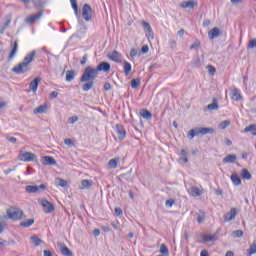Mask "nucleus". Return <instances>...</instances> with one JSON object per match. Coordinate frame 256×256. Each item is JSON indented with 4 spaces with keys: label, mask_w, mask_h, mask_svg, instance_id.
<instances>
[{
    "label": "nucleus",
    "mask_w": 256,
    "mask_h": 256,
    "mask_svg": "<svg viewBox=\"0 0 256 256\" xmlns=\"http://www.w3.org/2000/svg\"><path fill=\"white\" fill-rule=\"evenodd\" d=\"M45 189H47V186H45V184H41L39 186L37 185H28L25 187V191L26 193H37L39 191H45Z\"/></svg>",
    "instance_id": "0eeeda50"
},
{
    "label": "nucleus",
    "mask_w": 256,
    "mask_h": 256,
    "mask_svg": "<svg viewBox=\"0 0 256 256\" xmlns=\"http://www.w3.org/2000/svg\"><path fill=\"white\" fill-rule=\"evenodd\" d=\"M6 215L8 219H12V221H19V219L23 217V210L12 207L6 211Z\"/></svg>",
    "instance_id": "20e7f679"
},
{
    "label": "nucleus",
    "mask_w": 256,
    "mask_h": 256,
    "mask_svg": "<svg viewBox=\"0 0 256 256\" xmlns=\"http://www.w3.org/2000/svg\"><path fill=\"white\" fill-rule=\"evenodd\" d=\"M75 75H76V73L74 72V70H68L66 72V81L68 83H71V81H73V79H75Z\"/></svg>",
    "instance_id": "cd10ccee"
},
{
    "label": "nucleus",
    "mask_w": 256,
    "mask_h": 256,
    "mask_svg": "<svg viewBox=\"0 0 256 256\" xmlns=\"http://www.w3.org/2000/svg\"><path fill=\"white\" fill-rule=\"evenodd\" d=\"M9 25H11V19H8L2 26L0 33H4L5 29H7V27H9Z\"/></svg>",
    "instance_id": "37998d69"
},
{
    "label": "nucleus",
    "mask_w": 256,
    "mask_h": 256,
    "mask_svg": "<svg viewBox=\"0 0 256 256\" xmlns=\"http://www.w3.org/2000/svg\"><path fill=\"white\" fill-rule=\"evenodd\" d=\"M99 71L109 73V71H111V64H109V62H100L96 68L91 66L86 67L80 78V83H85L82 86V91L87 92L93 89V86L95 85L94 81L97 79Z\"/></svg>",
    "instance_id": "f257e3e1"
},
{
    "label": "nucleus",
    "mask_w": 256,
    "mask_h": 256,
    "mask_svg": "<svg viewBox=\"0 0 256 256\" xmlns=\"http://www.w3.org/2000/svg\"><path fill=\"white\" fill-rule=\"evenodd\" d=\"M56 185H58V187H67V181L61 178H57Z\"/></svg>",
    "instance_id": "c9c22d12"
},
{
    "label": "nucleus",
    "mask_w": 256,
    "mask_h": 256,
    "mask_svg": "<svg viewBox=\"0 0 256 256\" xmlns=\"http://www.w3.org/2000/svg\"><path fill=\"white\" fill-rule=\"evenodd\" d=\"M140 115L143 119H146V121H151L153 119V114L147 109H142Z\"/></svg>",
    "instance_id": "412c9836"
},
{
    "label": "nucleus",
    "mask_w": 256,
    "mask_h": 256,
    "mask_svg": "<svg viewBox=\"0 0 256 256\" xmlns=\"http://www.w3.org/2000/svg\"><path fill=\"white\" fill-rule=\"evenodd\" d=\"M189 152H187L186 149H182L181 152H180V155H182V157H187Z\"/></svg>",
    "instance_id": "0e129e2a"
},
{
    "label": "nucleus",
    "mask_w": 256,
    "mask_h": 256,
    "mask_svg": "<svg viewBox=\"0 0 256 256\" xmlns=\"http://www.w3.org/2000/svg\"><path fill=\"white\" fill-rule=\"evenodd\" d=\"M180 7H182V9H194L195 7H197V2L193 0L184 1L180 4Z\"/></svg>",
    "instance_id": "f3484780"
},
{
    "label": "nucleus",
    "mask_w": 256,
    "mask_h": 256,
    "mask_svg": "<svg viewBox=\"0 0 256 256\" xmlns=\"http://www.w3.org/2000/svg\"><path fill=\"white\" fill-rule=\"evenodd\" d=\"M142 53H149V46L145 45L141 48Z\"/></svg>",
    "instance_id": "680f3d73"
},
{
    "label": "nucleus",
    "mask_w": 256,
    "mask_h": 256,
    "mask_svg": "<svg viewBox=\"0 0 256 256\" xmlns=\"http://www.w3.org/2000/svg\"><path fill=\"white\" fill-rule=\"evenodd\" d=\"M59 247H60V253L63 256H73V252L71 250H69V248L67 246H65L64 244L58 243Z\"/></svg>",
    "instance_id": "a211bd4d"
},
{
    "label": "nucleus",
    "mask_w": 256,
    "mask_h": 256,
    "mask_svg": "<svg viewBox=\"0 0 256 256\" xmlns=\"http://www.w3.org/2000/svg\"><path fill=\"white\" fill-rule=\"evenodd\" d=\"M65 145H73V140L67 138L64 140Z\"/></svg>",
    "instance_id": "e2e57ef3"
},
{
    "label": "nucleus",
    "mask_w": 256,
    "mask_h": 256,
    "mask_svg": "<svg viewBox=\"0 0 256 256\" xmlns=\"http://www.w3.org/2000/svg\"><path fill=\"white\" fill-rule=\"evenodd\" d=\"M213 133H215L213 128H194L189 130L188 135L190 139H193L196 135H208Z\"/></svg>",
    "instance_id": "7ed1b4c3"
},
{
    "label": "nucleus",
    "mask_w": 256,
    "mask_h": 256,
    "mask_svg": "<svg viewBox=\"0 0 256 256\" xmlns=\"http://www.w3.org/2000/svg\"><path fill=\"white\" fill-rule=\"evenodd\" d=\"M108 59H110V61H114V63H123V57L117 50H114L111 54H109Z\"/></svg>",
    "instance_id": "f8f14e48"
},
{
    "label": "nucleus",
    "mask_w": 256,
    "mask_h": 256,
    "mask_svg": "<svg viewBox=\"0 0 256 256\" xmlns=\"http://www.w3.org/2000/svg\"><path fill=\"white\" fill-rule=\"evenodd\" d=\"M142 27L146 30V31H151V25L149 24V22H142Z\"/></svg>",
    "instance_id": "de8ad7c7"
},
{
    "label": "nucleus",
    "mask_w": 256,
    "mask_h": 256,
    "mask_svg": "<svg viewBox=\"0 0 256 256\" xmlns=\"http://www.w3.org/2000/svg\"><path fill=\"white\" fill-rule=\"evenodd\" d=\"M82 17L86 21H91L93 17V9L89 4H84L82 8Z\"/></svg>",
    "instance_id": "423d86ee"
},
{
    "label": "nucleus",
    "mask_w": 256,
    "mask_h": 256,
    "mask_svg": "<svg viewBox=\"0 0 256 256\" xmlns=\"http://www.w3.org/2000/svg\"><path fill=\"white\" fill-rule=\"evenodd\" d=\"M123 69H124V75H129V73H131V63H129L128 61H124V64H123Z\"/></svg>",
    "instance_id": "7c9ffc66"
},
{
    "label": "nucleus",
    "mask_w": 256,
    "mask_h": 256,
    "mask_svg": "<svg viewBox=\"0 0 256 256\" xmlns=\"http://www.w3.org/2000/svg\"><path fill=\"white\" fill-rule=\"evenodd\" d=\"M200 256H209V251L207 250H202L201 253H200Z\"/></svg>",
    "instance_id": "338daca9"
},
{
    "label": "nucleus",
    "mask_w": 256,
    "mask_h": 256,
    "mask_svg": "<svg viewBox=\"0 0 256 256\" xmlns=\"http://www.w3.org/2000/svg\"><path fill=\"white\" fill-rule=\"evenodd\" d=\"M188 193L192 197H201L203 195V186H192L188 189Z\"/></svg>",
    "instance_id": "1a4fd4ad"
},
{
    "label": "nucleus",
    "mask_w": 256,
    "mask_h": 256,
    "mask_svg": "<svg viewBox=\"0 0 256 256\" xmlns=\"http://www.w3.org/2000/svg\"><path fill=\"white\" fill-rule=\"evenodd\" d=\"M39 83H41V77H36L31 83H30V89L33 93H37V89L39 87Z\"/></svg>",
    "instance_id": "6ab92c4d"
},
{
    "label": "nucleus",
    "mask_w": 256,
    "mask_h": 256,
    "mask_svg": "<svg viewBox=\"0 0 256 256\" xmlns=\"http://www.w3.org/2000/svg\"><path fill=\"white\" fill-rule=\"evenodd\" d=\"M237 161V156L233 154H229L223 159V163H235Z\"/></svg>",
    "instance_id": "a878e982"
},
{
    "label": "nucleus",
    "mask_w": 256,
    "mask_h": 256,
    "mask_svg": "<svg viewBox=\"0 0 256 256\" xmlns=\"http://www.w3.org/2000/svg\"><path fill=\"white\" fill-rule=\"evenodd\" d=\"M104 91H111V83L106 82L104 84Z\"/></svg>",
    "instance_id": "6e6d98bb"
},
{
    "label": "nucleus",
    "mask_w": 256,
    "mask_h": 256,
    "mask_svg": "<svg viewBox=\"0 0 256 256\" xmlns=\"http://www.w3.org/2000/svg\"><path fill=\"white\" fill-rule=\"evenodd\" d=\"M19 159H20V161L29 163L30 161H35L37 159V156L31 152H24L19 155Z\"/></svg>",
    "instance_id": "6e6552de"
},
{
    "label": "nucleus",
    "mask_w": 256,
    "mask_h": 256,
    "mask_svg": "<svg viewBox=\"0 0 256 256\" xmlns=\"http://www.w3.org/2000/svg\"><path fill=\"white\" fill-rule=\"evenodd\" d=\"M70 3L72 5V9L76 15V17L79 19V6L77 5V0H70Z\"/></svg>",
    "instance_id": "bb28decb"
},
{
    "label": "nucleus",
    "mask_w": 256,
    "mask_h": 256,
    "mask_svg": "<svg viewBox=\"0 0 256 256\" xmlns=\"http://www.w3.org/2000/svg\"><path fill=\"white\" fill-rule=\"evenodd\" d=\"M208 37L213 41V39H217V37H221V30L219 28L214 27L208 32Z\"/></svg>",
    "instance_id": "dca6fc26"
},
{
    "label": "nucleus",
    "mask_w": 256,
    "mask_h": 256,
    "mask_svg": "<svg viewBox=\"0 0 256 256\" xmlns=\"http://www.w3.org/2000/svg\"><path fill=\"white\" fill-rule=\"evenodd\" d=\"M244 133H252V135L256 136V125L251 124L244 129Z\"/></svg>",
    "instance_id": "c756f323"
},
{
    "label": "nucleus",
    "mask_w": 256,
    "mask_h": 256,
    "mask_svg": "<svg viewBox=\"0 0 256 256\" xmlns=\"http://www.w3.org/2000/svg\"><path fill=\"white\" fill-rule=\"evenodd\" d=\"M10 47L11 51L8 56V61H13V59H15V56L17 55V51L19 50V43H17V41L11 42Z\"/></svg>",
    "instance_id": "9b49d317"
},
{
    "label": "nucleus",
    "mask_w": 256,
    "mask_h": 256,
    "mask_svg": "<svg viewBox=\"0 0 256 256\" xmlns=\"http://www.w3.org/2000/svg\"><path fill=\"white\" fill-rule=\"evenodd\" d=\"M146 37H148V39H155V36L153 35V28H151V30H147Z\"/></svg>",
    "instance_id": "3c124183"
},
{
    "label": "nucleus",
    "mask_w": 256,
    "mask_h": 256,
    "mask_svg": "<svg viewBox=\"0 0 256 256\" xmlns=\"http://www.w3.org/2000/svg\"><path fill=\"white\" fill-rule=\"evenodd\" d=\"M231 99L233 101H242L243 100V96L241 95V90H239V89L234 87L231 90Z\"/></svg>",
    "instance_id": "4468645a"
},
{
    "label": "nucleus",
    "mask_w": 256,
    "mask_h": 256,
    "mask_svg": "<svg viewBox=\"0 0 256 256\" xmlns=\"http://www.w3.org/2000/svg\"><path fill=\"white\" fill-rule=\"evenodd\" d=\"M160 253L163 256H169V248H167V245L165 244L160 245Z\"/></svg>",
    "instance_id": "2f4dec72"
},
{
    "label": "nucleus",
    "mask_w": 256,
    "mask_h": 256,
    "mask_svg": "<svg viewBox=\"0 0 256 256\" xmlns=\"http://www.w3.org/2000/svg\"><path fill=\"white\" fill-rule=\"evenodd\" d=\"M34 5L37 8L43 7V5H45V2L43 0H34Z\"/></svg>",
    "instance_id": "a18cd8bd"
},
{
    "label": "nucleus",
    "mask_w": 256,
    "mask_h": 256,
    "mask_svg": "<svg viewBox=\"0 0 256 256\" xmlns=\"http://www.w3.org/2000/svg\"><path fill=\"white\" fill-rule=\"evenodd\" d=\"M256 48V38L249 40L247 49H255Z\"/></svg>",
    "instance_id": "a19ab883"
},
{
    "label": "nucleus",
    "mask_w": 256,
    "mask_h": 256,
    "mask_svg": "<svg viewBox=\"0 0 256 256\" xmlns=\"http://www.w3.org/2000/svg\"><path fill=\"white\" fill-rule=\"evenodd\" d=\"M30 239H31L33 245H35V247H39V245H41V243H43V241L39 237H37L35 235L31 236Z\"/></svg>",
    "instance_id": "72a5a7b5"
},
{
    "label": "nucleus",
    "mask_w": 256,
    "mask_h": 256,
    "mask_svg": "<svg viewBox=\"0 0 256 256\" xmlns=\"http://www.w3.org/2000/svg\"><path fill=\"white\" fill-rule=\"evenodd\" d=\"M165 205H166V207L171 208V207H173V205H175V200H173V199L166 200Z\"/></svg>",
    "instance_id": "09e8293b"
},
{
    "label": "nucleus",
    "mask_w": 256,
    "mask_h": 256,
    "mask_svg": "<svg viewBox=\"0 0 256 256\" xmlns=\"http://www.w3.org/2000/svg\"><path fill=\"white\" fill-rule=\"evenodd\" d=\"M115 131L118 135L119 141H123V139L127 137V131H125V127H123V125L116 124Z\"/></svg>",
    "instance_id": "9d476101"
},
{
    "label": "nucleus",
    "mask_w": 256,
    "mask_h": 256,
    "mask_svg": "<svg viewBox=\"0 0 256 256\" xmlns=\"http://www.w3.org/2000/svg\"><path fill=\"white\" fill-rule=\"evenodd\" d=\"M141 85V80L140 79H132L131 81V87L132 89H137Z\"/></svg>",
    "instance_id": "e433bc0d"
},
{
    "label": "nucleus",
    "mask_w": 256,
    "mask_h": 256,
    "mask_svg": "<svg viewBox=\"0 0 256 256\" xmlns=\"http://www.w3.org/2000/svg\"><path fill=\"white\" fill-rule=\"evenodd\" d=\"M256 254V244H252L248 249V256Z\"/></svg>",
    "instance_id": "ea45409f"
},
{
    "label": "nucleus",
    "mask_w": 256,
    "mask_h": 256,
    "mask_svg": "<svg viewBox=\"0 0 256 256\" xmlns=\"http://www.w3.org/2000/svg\"><path fill=\"white\" fill-rule=\"evenodd\" d=\"M236 215H237V209L231 208V210L225 215V221H233Z\"/></svg>",
    "instance_id": "4be33fe9"
},
{
    "label": "nucleus",
    "mask_w": 256,
    "mask_h": 256,
    "mask_svg": "<svg viewBox=\"0 0 256 256\" xmlns=\"http://www.w3.org/2000/svg\"><path fill=\"white\" fill-rule=\"evenodd\" d=\"M179 163H188L189 159L187 158V156H182L181 158H179Z\"/></svg>",
    "instance_id": "5fc2aeb1"
},
{
    "label": "nucleus",
    "mask_w": 256,
    "mask_h": 256,
    "mask_svg": "<svg viewBox=\"0 0 256 256\" xmlns=\"http://www.w3.org/2000/svg\"><path fill=\"white\" fill-rule=\"evenodd\" d=\"M196 220L197 223H203V221H205V214H198Z\"/></svg>",
    "instance_id": "49530a36"
},
{
    "label": "nucleus",
    "mask_w": 256,
    "mask_h": 256,
    "mask_svg": "<svg viewBox=\"0 0 256 256\" xmlns=\"http://www.w3.org/2000/svg\"><path fill=\"white\" fill-rule=\"evenodd\" d=\"M35 55H37V51L33 50L29 52L23 59V61L16 65L12 71L16 73V75H22L23 73H27L29 71V64L35 61Z\"/></svg>",
    "instance_id": "f03ea898"
},
{
    "label": "nucleus",
    "mask_w": 256,
    "mask_h": 256,
    "mask_svg": "<svg viewBox=\"0 0 256 256\" xmlns=\"http://www.w3.org/2000/svg\"><path fill=\"white\" fill-rule=\"evenodd\" d=\"M93 185V180H82L81 181V186H80V189H91Z\"/></svg>",
    "instance_id": "5701e85b"
},
{
    "label": "nucleus",
    "mask_w": 256,
    "mask_h": 256,
    "mask_svg": "<svg viewBox=\"0 0 256 256\" xmlns=\"http://www.w3.org/2000/svg\"><path fill=\"white\" fill-rule=\"evenodd\" d=\"M119 163V159H111L108 162L110 169H117V164Z\"/></svg>",
    "instance_id": "f704fd0d"
},
{
    "label": "nucleus",
    "mask_w": 256,
    "mask_h": 256,
    "mask_svg": "<svg viewBox=\"0 0 256 256\" xmlns=\"http://www.w3.org/2000/svg\"><path fill=\"white\" fill-rule=\"evenodd\" d=\"M201 45V42L199 40H196L191 46L190 49H197Z\"/></svg>",
    "instance_id": "8fccbe9b"
},
{
    "label": "nucleus",
    "mask_w": 256,
    "mask_h": 256,
    "mask_svg": "<svg viewBox=\"0 0 256 256\" xmlns=\"http://www.w3.org/2000/svg\"><path fill=\"white\" fill-rule=\"evenodd\" d=\"M42 164L43 165H57V161H55V158L51 156H44L42 158Z\"/></svg>",
    "instance_id": "aec40b11"
},
{
    "label": "nucleus",
    "mask_w": 256,
    "mask_h": 256,
    "mask_svg": "<svg viewBox=\"0 0 256 256\" xmlns=\"http://www.w3.org/2000/svg\"><path fill=\"white\" fill-rule=\"evenodd\" d=\"M208 111H217L219 109V104L217 99H213V102L207 106Z\"/></svg>",
    "instance_id": "c85d7f7f"
},
{
    "label": "nucleus",
    "mask_w": 256,
    "mask_h": 256,
    "mask_svg": "<svg viewBox=\"0 0 256 256\" xmlns=\"http://www.w3.org/2000/svg\"><path fill=\"white\" fill-rule=\"evenodd\" d=\"M230 179L236 187L241 185V178L237 174H232Z\"/></svg>",
    "instance_id": "393cba45"
},
{
    "label": "nucleus",
    "mask_w": 256,
    "mask_h": 256,
    "mask_svg": "<svg viewBox=\"0 0 256 256\" xmlns=\"http://www.w3.org/2000/svg\"><path fill=\"white\" fill-rule=\"evenodd\" d=\"M209 25H211V20L205 19V20L203 21V27H209Z\"/></svg>",
    "instance_id": "bf43d9fd"
},
{
    "label": "nucleus",
    "mask_w": 256,
    "mask_h": 256,
    "mask_svg": "<svg viewBox=\"0 0 256 256\" xmlns=\"http://www.w3.org/2000/svg\"><path fill=\"white\" fill-rule=\"evenodd\" d=\"M130 57H132V59H134V57H137V50L135 48H132L130 50Z\"/></svg>",
    "instance_id": "864d4df0"
},
{
    "label": "nucleus",
    "mask_w": 256,
    "mask_h": 256,
    "mask_svg": "<svg viewBox=\"0 0 256 256\" xmlns=\"http://www.w3.org/2000/svg\"><path fill=\"white\" fill-rule=\"evenodd\" d=\"M221 228H219L214 234H203L202 235V243H213L215 241H219V237H221Z\"/></svg>",
    "instance_id": "39448f33"
},
{
    "label": "nucleus",
    "mask_w": 256,
    "mask_h": 256,
    "mask_svg": "<svg viewBox=\"0 0 256 256\" xmlns=\"http://www.w3.org/2000/svg\"><path fill=\"white\" fill-rule=\"evenodd\" d=\"M41 205L44 209V212H46V213H52V211H55V207L48 200L42 199Z\"/></svg>",
    "instance_id": "ddd939ff"
},
{
    "label": "nucleus",
    "mask_w": 256,
    "mask_h": 256,
    "mask_svg": "<svg viewBox=\"0 0 256 256\" xmlns=\"http://www.w3.org/2000/svg\"><path fill=\"white\" fill-rule=\"evenodd\" d=\"M33 223H35V220L33 218H30L26 221L21 222L20 225H33Z\"/></svg>",
    "instance_id": "c03bdc74"
},
{
    "label": "nucleus",
    "mask_w": 256,
    "mask_h": 256,
    "mask_svg": "<svg viewBox=\"0 0 256 256\" xmlns=\"http://www.w3.org/2000/svg\"><path fill=\"white\" fill-rule=\"evenodd\" d=\"M208 71L210 75H215L216 69L212 65L208 66Z\"/></svg>",
    "instance_id": "603ef678"
},
{
    "label": "nucleus",
    "mask_w": 256,
    "mask_h": 256,
    "mask_svg": "<svg viewBox=\"0 0 256 256\" xmlns=\"http://www.w3.org/2000/svg\"><path fill=\"white\" fill-rule=\"evenodd\" d=\"M87 59H88V56H87V54H85V55L82 57V60L80 61V64H81V65H85V63H87Z\"/></svg>",
    "instance_id": "13d9d810"
},
{
    "label": "nucleus",
    "mask_w": 256,
    "mask_h": 256,
    "mask_svg": "<svg viewBox=\"0 0 256 256\" xmlns=\"http://www.w3.org/2000/svg\"><path fill=\"white\" fill-rule=\"evenodd\" d=\"M59 95V93L57 91H53L50 93V98L51 99H57V96Z\"/></svg>",
    "instance_id": "4d7b16f0"
},
{
    "label": "nucleus",
    "mask_w": 256,
    "mask_h": 256,
    "mask_svg": "<svg viewBox=\"0 0 256 256\" xmlns=\"http://www.w3.org/2000/svg\"><path fill=\"white\" fill-rule=\"evenodd\" d=\"M41 17H43V12H38L37 14L27 17L25 19V23H28L29 25H33V23H35V21H38V19H40Z\"/></svg>",
    "instance_id": "2eb2a0df"
},
{
    "label": "nucleus",
    "mask_w": 256,
    "mask_h": 256,
    "mask_svg": "<svg viewBox=\"0 0 256 256\" xmlns=\"http://www.w3.org/2000/svg\"><path fill=\"white\" fill-rule=\"evenodd\" d=\"M47 112V105H40L37 108L34 109L33 113L35 115H39L41 113H46Z\"/></svg>",
    "instance_id": "b1692460"
},
{
    "label": "nucleus",
    "mask_w": 256,
    "mask_h": 256,
    "mask_svg": "<svg viewBox=\"0 0 256 256\" xmlns=\"http://www.w3.org/2000/svg\"><path fill=\"white\" fill-rule=\"evenodd\" d=\"M231 237H233V239H238L243 237V230H234L231 233Z\"/></svg>",
    "instance_id": "473e14b6"
},
{
    "label": "nucleus",
    "mask_w": 256,
    "mask_h": 256,
    "mask_svg": "<svg viewBox=\"0 0 256 256\" xmlns=\"http://www.w3.org/2000/svg\"><path fill=\"white\" fill-rule=\"evenodd\" d=\"M77 121H79V117H77V116H71V117L68 119V123H69L70 125H73V124L77 123Z\"/></svg>",
    "instance_id": "79ce46f5"
},
{
    "label": "nucleus",
    "mask_w": 256,
    "mask_h": 256,
    "mask_svg": "<svg viewBox=\"0 0 256 256\" xmlns=\"http://www.w3.org/2000/svg\"><path fill=\"white\" fill-rule=\"evenodd\" d=\"M93 235H94V237H99V236L101 235V231L96 228V229H94V231H93Z\"/></svg>",
    "instance_id": "052dcab7"
},
{
    "label": "nucleus",
    "mask_w": 256,
    "mask_h": 256,
    "mask_svg": "<svg viewBox=\"0 0 256 256\" xmlns=\"http://www.w3.org/2000/svg\"><path fill=\"white\" fill-rule=\"evenodd\" d=\"M44 256H53V254L49 250H44Z\"/></svg>",
    "instance_id": "774afa93"
},
{
    "label": "nucleus",
    "mask_w": 256,
    "mask_h": 256,
    "mask_svg": "<svg viewBox=\"0 0 256 256\" xmlns=\"http://www.w3.org/2000/svg\"><path fill=\"white\" fill-rule=\"evenodd\" d=\"M231 125V121L224 120L219 124V129L225 130L226 127Z\"/></svg>",
    "instance_id": "4c0bfd02"
},
{
    "label": "nucleus",
    "mask_w": 256,
    "mask_h": 256,
    "mask_svg": "<svg viewBox=\"0 0 256 256\" xmlns=\"http://www.w3.org/2000/svg\"><path fill=\"white\" fill-rule=\"evenodd\" d=\"M116 215H123V210L121 208H115Z\"/></svg>",
    "instance_id": "69168bd1"
},
{
    "label": "nucleus",
    "mask_w": 256,
    "mask_h": 256,
    "mask_svg": "<svg viewBox=\"0 0 256 256\" xmlns=\"http://www.w3.org/2000/svg\"><path fill=\"white\" fill-rule=\"evenodd\" d=\"M242 177L243 179H251V173L247 169H242Z\"/></svg>",
    "instance_id": "58836bf2"
}]
</instances>
